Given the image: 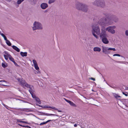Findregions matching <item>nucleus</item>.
Returning a JSON list of instances; mask_svg holds the SVG:
<instances>
[{
	"instance_id": "obj_18",
	"label": "nucleus",
	"mask_w": 128,
	"mask_h": 128,
	"mask_svg": "<svg viewBox=\"0 0 128 128\" xmlns=\"http://www.w3.org/2000/svg\"><path fill=\"white\" fill-rule=\"evenodd\" d=\"M4 53L5 54L4 55H5L6 56H8V58L11 56V55L7 52L5 51Z\"/></svg>"
},
{
	"instance_id": "obj_11",
	"label": "nucleus",
	"mask_w": 128,
	"mask_h": 128,
	"mask_svg": "<svg viewBox=\"0 0 128 128\" xmlns=\"http://www.w3.org/2000/svg\"><path fill=\"white\" fill-rule=\"evenodd\" d=\"M48 7L47 4L46 3H42L40 5V7L43 10H45Z\"/></svg>"
},
{
	"instance_id": "obj_6",
	"label": "nucleus",
	"mask_w": 128,
	"mask_h": 128,
	"mask_svg": "<svg viewBox=\"0 0 128 128\" xmlns=\"http://www.w3.org/2000/svg\"><path fill=\"white\" fill-rule=\"evenodd\" d=\"M32 27L33 30H41L43 29L42 24L40 22L36 21L34 23Z\"/></svg>"
},
{
	"instance_id": "obj_46",
	"label": "nucleus",
	"mask_w": 128,
	"mask_h": 128,
	"mask_svg": "<svg viewBox=\"0 0 128 128\" xmlns=\"http://www.w3.org/2000/svg\"><path fill=\"white\" fill-rule=\"evenodd\" d=\"M25 120V119H22V120Z\"/></svg>"
},
{
	"instance_id": "obj_41",
	"label": "nucleus",
	"mask_w": 128,
	"mask_h": 128,
	"mask_svg": "<svg viewBox=\"0 0 128 128\" xmlns=\"http://www.w3.org/2000/svg\"><path fill=\"white\" fill-rule=\"evenodd\" d=\"M14 64L15 65V66H18V64H17L16 63V62H14Z\"/></svg>"
},
{
	"instance_id": "obj_16",
	"label": "nucleus",
	"mask_w": 128,
	"mask_h": 128,
	"mask_svg": "<svg viewBox=\"0 0 128 128\" xmlns=\"http://www.w3.org/2000/svg\"><path fill=\"white\" fill-rule=\"evenodd\" d=\"M27 53L26 52H20V54L22 56H26L27 55Z\"/></svg>"
},
{
	"instance_id": "obj_8",
	"label": "nucleus",
	"mask_w": 128,
	"mask_h": 128,
	"mask_svg": "<svg viewBox=\"0 0 128 128\" xmlns=\"http://www.w3.org/2000/svg\"><path fill=\"white\" fill-rule=\"evenodd\" d=\"M92 32H95L97 34L100 35V31L99 27L98 25L94 24L92 26Z\"/></svg>"
},
{
	"instance_id": "obj_39",
	"label": "nucleus",
	"mask_w": 128,
	"mask_h": 128,
	"mask_svg": "<svg viewBox=\"0 0 128 128\" xmlns=\"http://www.w3.org/2000/svg\"><path fill=\"white\" fill-rule=\"evenodd\" d=\"M122 94L125 95L126 96H128V94H125L124 92H122Z\"/></svg>"
},
{
	"instance_id": "obj_37",
	"label": "nucleus",
	"mask_w": 128,
	"mask_h": 128,
	"mask_svg": "<svg viewBox=\"0 0 128 128\" xmlns=\"http://www.w3.org/2000/svg\"><path fill=\"white\" fill-rule=\"evenodd\" d=\"M0 82H4L6 83V81L4 80H2L0 81Z\"/></svg>"
},
{
	"instance_id": "obj_45",
	"label": "nucleus",
	"mask_w": 128,
	"mask_h": 128,
	"mask_svg": "<svg viewBox=\"0 0 128 128\" xmlns=\"http://www.w3.org/2000/svg\"><path fill=\"white\" fill-rule=\"evenodd\" d=\"M92 90L93 91V92H94V91L93 90Z\"/></svg>"
},
{
	"instance_id": "obj_2",
	"label": "nucleus",
	"mask_w": 128,
	"mask_h": 128,
	"mask_svg": "<svg viewBox=\"0 0 128 128\" xmlns=\"http://www.w3.org/2000/svg\"><path fill=\"white\" fill-rule=\"evenodd\" d=\"M18 82L20 83V85L23 86L24 87L25 86L26 87L28 88H30V89L29 90V91L31 94L33 98H35L36 97L34 94V91L33 90V87L32 86L28 84L24 80L22 79H21L20 78H18Z\"/></svg>"
},
{
	"instance_id": "obj_15",
	"label": "nucleus",
	"mask_w": 128,
	"mask_h": 128,
	"mask_svg": "<svg viewBox=\"0 0 128 128\" xmlns=\"http://www.w3.org/2000/svg\"><path fill=\"white\" fill-rule=\"evenodd\" d=\"M12 48L16 51L18 52L20 51V49L16 46H12Z\"/></svg>"
},
{
	"instance_id": "obj_26",
	"label": "nucleus",
	"mask_w": 128,
	"mask_h": 128,
	"mask_svg": "<svg viewBox=\"0 0 128 128\" xmlns=\"http://www.w3.org/2000/svg\"><path fill=\"white\" fill-rule=\"evenodd\" d=\"M2 66L3 68H6L7 66V64L6 63H2Z\"/></svg>"
},
{
	"instance_id": "obj_35",
	"label": "nucleus",
	"mask_w": 128,
	"mask_h": 128,
	"mask_svg": "<svg viewBox=\"0 0 128 128\" xmlns=\"http://www.w3.org/2000/svg\"><path fill=\"white\" fill-rule=\"evenodd\" d=\"M46 122H42V123H41L40 124V125H43V124H46Z\"/></svg>"
},
{
	"instance_id": "obj_27",
	"label": "nucleus",
	"mask_w": 128,
	"mask_h": 128,
	"mask_svg": "<svg viewBox=\"0 0 128 128\" xmlns=\"http://www.w3.org/2000/svg\"><path fill=\"white\" fill-rule=\"evenodd\" d=\"M24 0H18L17 2V4H20Z\"/></svg>"
},
{
	"instance_id": "obj_40",
	"label": "nucleus",
	"mask_w": 128,
	"mask_h": 128,
	"mask_svg": "<svg viewBox=\"0 0 128 128\" xmlns=\"http://www.w3.org/2000/svg\"><path fill=\"white\" fill-rule=\"evenodd\" d=\"M78 126V124H75L74 125V126L75 127H76L77 126Z\"/></svg>"
},
{
	"instance_id": "obj_42",
	"label": "nucleus",
	"mask_w": 128,
	"mask_h": 128,
	"mask_svg": "<svg viewBox=\"0 0 128 128\" xmlns=\"http://www.w3.org/2000/svg\"><path fill=\"white\" fill-rule=\"evenodd\" d=\"M126 90H128V87L126 88Z\"/></svg>"
},
{
	"instance_id": "obj_48",
	"label": "nucleus",
	"mask_w": 128,
	"mask_h": 128,
	"mask_svg": "<svg viewBox=\"0 0 128 128\" xmlns=\"http://www.w3.org/2000/svg\"><path fill=\"white\" fill-rule=\"evenodd\" d=\"M41 120H44V119H41Z\"/></svg>"
},
{
	"instance_id": "obj_43",
	"label": "nucleus",
	"mask_w": 128,
	"mask_h": 128,
	"mask_svg": "<svg viewBox=\"0 0 128 128\" xmlns=\"http://www.w3.org/2000/svg\"><path fill=\"white\" fill-rule=\"evenodd\" d=\"M58 112H62V111H61V110H58Z\"/></svg>"
},
{
	"instance_id": "obj_10",
	"label": "nucleus",
	"mask_w": 128,
	"mask_h": 128,
	"mask_svg": "<svg viewBox=\"0 0 128 128\" xmlns=\"http://www.w3.org/2000/svg\"><path fill=\"white\" fill-rule=\"evenodd\" d=\"M88 5L84 4L81 10L84 12H86L88 10Z\"/></svg>"
},
{
	"instance_id": "obj_7",
	"label": "nucleus",
	"mask_w": 128,
	"mask_h": 128,
	"mask_svg": "<svg viewBox=\"0 0 128 128\" xmlns=\"http://www.w3.org/2000/svg\"><path fill=\"white\" fill-rule=\"evenodd\" d=\"M102 52L106 54H110L111 53L110 50L115 51L116 49L114 48H108L106 47L102 46Z\"/></svg>"
},
{
	"instance_id": "obj_32",
	"label": "nucleus",
	"mask_w": 128,
	"mask_h": 128,
	"mask_svg": "<svg viewBox=\"0 0 128 128\" xmlns=\"http://www.w3.org/2000/svg\"><path fill=\"white\" fill-rule=\"evenodd\" d=\"M113 56H120V54H114L113 55Z\"/></svg>"
},
{
	"instance_id": "obj_12",
	"label": "nucleus",
	"mask_w": 128,
	"mask_h": 128,
	"mask_svg": "<svg viewBox=\"0 0 128 128\" xmlns=\"http://www.w3.org/2000/svg\"><path fill=\"white\" fill-rule=\"evenodd\" d=\"M64 99L66 100V101L70 105L75 107L76 106V105L73 102L68 100H67L65 98H64Z\"/></svg>"
},
{
	"instance_id": "obj_47",
	"label": "nucleus",
	"mask_w": 128,
	"mask_h": 128,
	"mask_svg": "<svg viewBox=\"0 0 128 128\" xmlns=\"http://www.w3.org/2000/svg\"><path fill=\"white\" fill-rule=\"evenodd\" d=\"M4 105V106L6 107V106H5V104Z\"/></svg>"
},
{
	"instance_id": "obj_19",
	"label": "nucleus",
	"mask_w": 128,
	"mask_h": 128,
	"mask_svg": "<svg viewBox=\"0 0 128 128\" xmlns=\"http://www.w3.org/2000/svg\"><path fill=\"white\" fill-rule=\"evenodd\" d=\"M6 41V43L9 46H10L11 45V44L9 40H7Z\"/></svg>"
},
{
	"instance_id": "obj_23",
	"label": "nucleus",
	"mask_w": 128,
	"mask_h": 128,
	"mask_svg": "<svg viewBox=\"0 0 128 128\" xmlns=\"http://www.w3.org/2000/svg\"><path fill=\"white\" fill-rule=\"evenodd\" d=\"M92 32V35H93V36L95 37L96 39H98V36L96 35L95 34V32Z\"/></svg>"
},
{
	"instance_id": "obj_49",
	"label": "nucleus",
	"mask_w": 128,
	"mask_h": 128,
	"mask_svg": "<svg viewBox=\"0 0 128 128\" xmlns=\"http://www.w3.org/2000/svg\"><path fill=\"white\" fill-rule=\"evenodd\" d=\"M4 86H5V85L4 84V85H3Z\"/></svg>"
},
{
	"instance_id": "obj_24",
	"label": "nucleus",
	"mask_w": 128,
	"mask_h": 128,
	"mask_svg": "<svg viewBox=\"0 0 128 128\" xmlns=\"http://www.w3.org/2000/svg\"><path fill=\"white\" fill-rule=\"evenodd\" d=\"M8 58L12 62H15L14 61V59L12 58V57L11 56Z\"/></svg>"
},
{
	"instance_id": "obj_5",
	"label": "nucleus",
	"mask_w": 128,
	"mask_h": 128,
	"mask_svg": "<svg viewBox=\"0 0 128 128\" xmlns=\"http://www.w3.org/2000/svg\"><path fill=\"white\" fill-rule=\"evenodd\" d=\"M100 36L103 43L105 44H107L108 43L109 41L107 38L108 37V35L105 33L104 30H102V32H101Z\"/></svg>"
},
{
	"instance_id": "obj_25",
	"label": "nucleus",
	"mask_w": 128,
	"mask_h": 128,
	"mask_svg": "<svg viewBox=\"0 0 128 128\" xmlns=\"http://www.w3.org/2000/svg\"><path fill=\"white\" fill-rule=\"evenodd\" d=\"M32 62L34 66L38 64L37 62L35 60H32Z\"/></svg>"
},
{
	"instance_id": "obj_1",
	"label": "nucleus",
	"mask_w": 128,
	"mask_h": 128,
	"mask_svg": "<svg viewBox=\"0 0 128 128\" xmlns=\"http://www.w3.org/2000/svg\"><path fill=\"white\" fill-rule=\"evenodd\" d=\"M118 21V17L114 14H110L106 18H103L99 20L97 23L98 24L102 26H109L112 24L114 22L116 23Z\"/></svg>"
},
{
	"instance_id": "obj_44",
	"label": "nucleus",
	"mask_w": 128,
	"mask_h": 128,
	"mask_svg": "<svg viewBox=\"0 0 128 128\" xmlns=\"http://www.w3.org/2000/svg\"><path fill=\"white\" fill-rule=\"evenodd\" d=\"M40 72L39 71H38V73H40Z\"/></svg>"
},
{
	"instance_id": "obj_22",
	"label": "nucleus",
	"mask_w": 128,
	"mask_h": 128,
	"mask_svg": "<svg viewBox=\"0 0 128 128\" xmlns=\"http://www.w3.org/2000/svg\"><path fill=\"white\" fill-rule=\"evenodd\" d=\"M36 100L38 102L39 104H41V102L40 101V99L38 97H36L35 98Z\"/></svg>"
},
{
	"instance_id": "obj_38",
	"label": "nucleus",
	"mask_w": 128,
	"mask_h": 128,
	"mask_svg": "<svg viewBox=\"0 0 128 128\" xmlns=\"http://www.w3.org/2000/svg\"><path fill=\"white\" fill-rule=\"evenodd\" d=\"M51 120H47V121H46V124L48 122H50Z\"/></svg>"
},
{
	"instance_id": "obj_29",
	"label": "nucleus",
	"mask_w": 128,
	"mask_h": 128,
	"mask_svg": "<svg viewBox=\"0 0 128 128\" xmlns=\"http://www.w3.org/2000/svg\"><path fill=\"white\" fill-rule=\"evenodd\" d=\"M34 66L35 68L36 69V70H38L39 69V68L38 66V64Z\"/></svg>"
},
{
	"instance_id": "obj_17",
	"label": "nucleus",
	"mask_w": 128,
	"mask_h": 128,
	"mask_svg": "<svg viewBox=\"0 0 128 128\" xmlns=\"http://www.w3.org/2000/svg\"><path fill=\"white\" fill-rule=\"evenodd\" d=\"M17 122H22L26 124H28V123L26 122H24V121H21L20 120H18V119H17L16 120Z\"/></svg>"
},
{
	"instance_id": "obj_14",
	"label": "nucleus",
	"mask_w": 128,
	"mask_h": 128,
	"mask_svg": "<svg viewBox=\"0 0 128 128\" xmlns=\"http://www.w3.org/2000/svg\"><path fill=\"white\" fill-rule=\"evenodd\" d=\"M113 95L118 100H120V96L114 93L113 94Z\"/></svg>"
},
{
	"instance_id": "obj_4",
	"label": "nucleus",
	"mask_w": 128,
	"mask_h": 128,
	"mask_svg": "<svg viewBox=\"0 0 128 128\" xmlns=\"http://www.w3.org/2000/svg\"><path fill=\"white\" fill-rule=\"evenodd\" d=\"M93 5L102 8H104L105 6L104 0H95L92 2Z\"/></svg>"
},
{
	"instance_id": "obj_33",
	"label": "nucleus",
	"mask_w": 128,
	"mask_h": 128,
	"mask_svg": "<svg viewBox=\"0 0 128 128\" xmlns=\"http://www.w3.org/2000/svg\"><path fill=\"white\" fill-rule=\"evenodd\" d=\"M4 58H5V59L6 60H8V56H6L5 55H4Z\"/></svg>"
},
{
	"instance_id": "obj_9",
	"label": "nucleus",
	"mask_w": 128,
	"mask_h": 128,
	"mask_svg": "<svg viewBox=\"0 0 128 128\" xmlns=\"http://www.w3.org/2000/svg\"><path fill=\"white\" fill-rule=\"evenodd\" d=\"M84 4L79 2H77L75 4L76 8L78 10H81Z\"/></svg>"
},
{
	"instance_id": "obj_30",
	"label": "nucleus",
	"mask_w": 128,
	"mask_h": 128,
	"mask_svg": "<svg viewBox=\"0 0 128 128\" xmlns=\"http://www.w3.org/2000/svg\"><path fill=\"white\" fill-rule=\"evenodd\" d=\"M18 124V125H19V126H22V127H27V128H30V127H29V126H23L22 125H21L19 124Z\"/></svg>"
},
{
	"instance_id": "obj_34",
	"label": "nucleus",
	"mask_w": 128,
	"mask_h": 128,
	"mask_svg": "<svg viewBox=\"0 0 128 128\" xmlns=\"http://www.w3.org/2000/svg\"><path fill=\"white\" fill-rule=\"evenodd\" d=\"M89 79V80H93V81L95 80V78H90Z\"/></svg>"
},
{
	"instance_id": "obj_28",
	"label": "nucleus",
	"mask_w": 128,
	"mask_h": 128,
	"mask_svg": "<svg viewBox=\"0 0 128 128\" xmlns=\"http://www.w3.org/2000/svg\"><path fill=\"white\" fill-rule=\"evenodd\" d=\"M44 107V108H52L53 109H54L56 110H58V109L57 108H56L54 107H51L50 106H47V107Z\"/></svg>"
},
{
	"instance_id": "obj_13",
	"label": "nucleus",
	"mask_w": 128,
	"mask_h": 128,
	"mask_svg": "<svg viewBox=\"0 0 128 128\" xmlns=\"http://www.w3.org/2000/svg\"><path fill=\"white\" fill-rule=\"evenodd\" d=\"M93 50L95 52H100V51L101 49L100 48L96 47L94 48Z\"/></svg>"
},
{
	"instance_id": "obj_3",
	"label": "nucleus",
	"mask_w": 128,
	"mask_h": 128,
	"mask_svg": "<svg viewBox=\"0 0 128 128\" xmlns=\"http://www.w3.org/2000/svg\"><path fill=\"white\" fill-rule=\"evenodd\" d=\"M99 25L102 27L101 31L102 32L103 30L105 31L106 33V31L112 34H114L116 33L115 29L116 28V27L115 26H109L106 28L104 27L107 26H102L101 25Z\"/></svg>"
},
{
	"instance_id": "obj_31",
	"label": "nucleus",
	"mask_w": 128,
	"mask_h": 128,
	"mask_svg": "<svg viewBox=\"0 0 128 128\" xmlns=\"http://www.w3.org/2000/svg\"><path fill=\"white\" fill-rule=\"evenodd\" d=\"M46 115H48L49 116H58V115L55 114H46Z\"/></svg>"
},
{
	"instance_id": "obj_20",
	"label": "nucleus",
	"mask_w": 128,
	"mask_h": 128,
	"mask_svg": "<svg viewBox=\"0 0 128 128\" xmlns=\"http://www.w3.org/2000/svg\"><path fill=\"white\" fill-rule=\"evenodd\" d=\"M56 0H48V3L49 4H51L54 2Z\"/></svg>"
},
{
	"instance_id": "obj_21",
	"label": "nucleus",
	"mask_w": 128,
	"mask_h": 128,
	"mask_svg": "<svg viewBox=\"0 0 128 128\" xmlns=\"http://www.w3.org/2000/svg\"><path fill=\"white\" fill-rule=\"evenodd\" d=\"M0 34L4 38L5 40H7L6 36L4 34L1 33H0Z\"/></svg>"
},
{
	"instance_id": "obj_36",
	"label": "nucleus",
	"mask_w": 128,
	"mask_h": 128,
	"mask_svg": "<svg viewBox=\"0 0 128 128\" xmlns=\"http://www.w3.org/2000/svg\"><path fill=\"white\" fill-rule=\"evenodd\" d=\"M30 1L32 2H36V0H30Z\"/></svg>"
}]
</instances>
